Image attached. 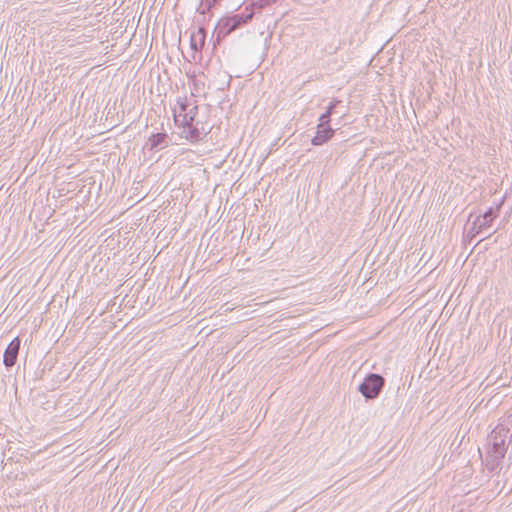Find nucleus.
I'll return each mask as SVG.
<instances>
[{
  "instance_id": "nucleus-1",
  "label": "nucleus",
  "mask_w": 512,
  "mask_h": 512,
  "mask_svg": "<svg viewBox=\"0 0 512 512\" xmlns=\"http://www.w3.org/2000/svg\"><path fill=\"white\" fill-rule=\"evenodd\" d=\"M252 18L253 11H248L247 8H245V11L243 12L222 17L218 21L213 32V35L216 37V41L219 42L232 32L242 28L244 25L248 24Z\"/></svg>"
},
{
  "instance_id": "nucleus-2",
  "label": "nucleus",
  "mask_w": 512,
  "mask_h": 512,
  "mask_svg": "<svg viewBox=\"0 0 512 512\" xmlns=\"http://www.w3.org/2000/svg\"><path fill=\"white\" fill-rule=\"evenodd\" d=\"M386 386V379L378 373H368L358 385L357 391L361 393L366 402L379 398Z\"/></svg>"
},
{
  "instance_id": "nucleus-3",
  "label": "nucleus",
  "mask_w": 512,
  "mask_h": 512,
  "mask_svg": "<svg viewBox=\"0 0 512 512\" xmlns=\"http://www.w3.org/2000/svg\"><path fill=\"white\" fill-rule=\"evenodd\" d=\"M212 128L207 120L198 118L182 130V136L191 143H197L204 140Z\"/></svg>"
},
{
  "instance_id": "nucleus-4",
  "label": "nucleus",
  "mask_w": 512,
  "mask_h": 512,
  "mask_svg": "<svg viewBox=\"0 0 512 512\" xmlns=\"http://www.w3.org/2000/svg\"><path fill=\"white\" fill-rule=\"evenodd\" d=\"M500 206L496 208L490 207L484 214L478 215L469 229V236L475 238L485 229L489 228L493 221L499 216Z\"/></svg>"
},
{
  "instance_id": "nucleus-5",
  "label": "nucleus",
  "mask_w": 512,
  "mask_h": 512,
  "mask_svg": "<svg viewBox=\"0 0 512 512\" xmlns=\"http://www.w3.org/2000/svg\"><path fill=\"white\" fill-rule=\"evenodd\" d=\"M509 434V429L503 426H497L489 435V448L487 451L502 452L506 455L507 445L506 439Z\"/></svg>"
},
{
  "instance_id": "nucleus-6",
  "label": "nucleus",
  "mask_w": 512,
  "mask_h": 512,
  "mask_svg": "<svg viewBox=\"0 0 512 512\" xmlns=\"http://www.w3.org/2000/svg\"><path fill=\"white\" fill-rule=\"evenodd\" d=\"M181 113L176 115L174 112V122L175 125L182 130L187 127L189 124H193V122L198 119V106L194 105L189 108V104L184 101L179 104Z\"/></svg>"
},
{
  "instance_id": "nucleus-7",
  "label": "nucleus",
  "mask_w": 512,
  "mask_h": 512,
  "mask_svg": "<svg viewBox=\"0 0 512 512\" xmlns=\"http://www.w3.org/2000/svg\"><path fill=\"white\" fill-rule=\"evenodd\" d=\"M20 345L21 339L19 337H15L6 347L3 355V364L7 369L12 368L16 364Z\"/></svg>"
},
{
  "instance_id": "nucleus-8",
  "label": "nucleus",
  "mask_w": 512,
  "mask_h": 512,
  "mask_svg": "<svg viewBox=\"0 0 512 512\" xmlns=\"http://www.w3.org/2000/svg\"><path fill=\"white\" fill-rule=\"evenodd\" d=\"M335 134V130L331 126L317 125L315 136L311 139V144L314 146H321L327 143Z\"/></svg>"
},
{
  "instance_id": "nucleus-9",
  "label": "nucleus",
  "mask_w": 512,
  "mask_h": 512,
  "mask_svg": "<svg viewBox=\"0 0 512 512\" xmlns=\"http://www.w3.org/2000/svg\"><path fill=\"white\" fill-rule=\"evenodd\" d=\"M168 135L166 133H153L144 148L150 151H158L168 146Z\"/></svg>"
},
{
  "instance_id": "nucleus-10",
  "label": "nucleus",
  "mask_w": 512,
  "mask_h": 512,
  "mask_svg": "<svg viewBox=\"0 0 512 512\" xmlns=\"http://www.w3.org/2000/svg\"><path fill=\"white\" fill-rule=\"evenodd\" d=\"M505 455L502 454V452H492L487 451L486 458H485V465L488 471L490 472H497L499 473L501 470V464L502 460L504 459Z\"/></svg>"
},
{
  "instance_id": "nucleus-11",
  "label": "nucleus",
  "mask_w": 512,
  "mask_h": 512,
  "mask_svg": "<svg viewBox=\"0 0 512 512\" xmlns=\"http://www.w3.org/2000/svg\"><path fill=\"white\" fill-rule=\"evenodd\" d=\"M206 29L204 27L199 26L196 31H193L190 36V46L194 51L201 50L206 41Z\"/></svg>"
},
{
  "instance_id": "nucleus-12",
  "label": "nucleus",
  "mask_w": 512,
  "mask_h": 512,
  "mask_svg": "<svg viewBox=\"0 0 512 512\" xmlns=\"http://www.w3.org/2000/svg\"><path fill=\"white\" fill-rule=\"evenodd\" d=\"M221 0H201L199 7L197 8V12L200 14H205L206 11L210 10L212 7L216 6L220 3ZM277 0H258L261 6L270 5L275 3Z\"/></svg>"
},
{
  "instance_id": "nucleus-13",
  "label": "nucleus",
  "mask_w": 512,
  "mask_h": 512,
  "mask_svg": "<svg viewBox=\"0 0 512 512\" xmlns=\"http://www.w3.org/2000/svg\"><path fill=\"white\" fill-rule=\"evenodd\" d=\"M331 116L332 114H330L329 112H324L320 115L319 117V124L320 126H331L330 123H331Z\"/></svg>"
},
{
  "instance_id": "nucleus-14",
  "label": "nucleus",
  "mask_w": 512,
  "mask_h": 512,
  "mask_svg": "<svg viewBox=\"0 0 512 512\" xmlns=\"http://www.w3.org/2000/svg\"><path fill=\"white\" fill-rule=\"evenodd\" d=\"M342 104V100L340 99H337V98H334L330 104L328 105L327 109H326V112H329L330 114H334L335 113V110L336 108Z\"/></svg>"
}]
</instances>
